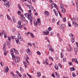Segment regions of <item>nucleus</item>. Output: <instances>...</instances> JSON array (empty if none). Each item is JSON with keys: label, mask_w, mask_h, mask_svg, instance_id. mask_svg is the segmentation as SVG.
<instances>
[{"label": "nucleus", "mask_w": 78, "mask_h": 78, "mask_svg": "<svg viewBox=\"0 0 78 78\" xmlns=\"http://www.w3.org/2000/svg\"><path fill=\"white\" fill-rule=\"evenodd\" d=\"M31 14H30V13L29 12L28 13H26L24 14V16L26 17H27L28 19L30 20V25H32L33 23V18L31 16Z\"/></svg>", "instance_id": "nucleus-1"}, {"label": "nucleus", "mask_w": 78, "mask_h": 78, "mask_svg": "<svg viewBox=\"0 0 78 78\" xmlns=\"http://www.w3.org/2000/svg\"><path fill=\"white\" fill-rule=\"evenodd\" d=\"M27 6L29 7V9H30L29 10H28V12H29V14H31V11H33L34 8L33 7L32 5H30V6L29 5H27Z\"/></svg>", "instance_id": "nucleus-2"}, {"label": "nucleus", "mask_w": 78, "mask_h": 78, "mask_svg": "<svg viewBox=\"0 0 78 78\" xmlns=\"http://www.w3.org/2000/svg\"><path fill=\"white\" fill-rule=\"evenodd\" d=\"M17 34L18 37L19 41H22L23 40V38H22V37H21V35H20V34L19 32H17Z\"/></svg>", "instance_id": "nucleus-3"}, {"label": "nucleus", "mask_w": 78, "mask_h": 78, "mask_svg": "<svg viewBox=\"0 0 78 78\" xmlns=\"http://www.w3.org/2000/svg\"><path fill=\"white\" fill-rule=\"evenodd\" d=\"M20 17L21 20L22 22H25V18L23 16V14L21 15Z\"/></svg>", "instance_id": "nucleus-4"}, {"label": "nucleus", "mask_w": 78, "mask_h": 78, "mask_svg": "<svg viewBox=\"0 0 78 78\" xmlns=\"http://www.w3.org/2000/svg\"><path fill=\"white\" fill-rule=\"evenodd\" d=\"M66 26L65 24H62L61 25H59L58 26V27L60 29H63L64 28H65Z\"/></svg>", "instance_id": "nucleus-5"}, {"label": "nucleus", "mask_w": 78, "mask_h": 78, "mask_svg": "<svg viewBox=\"0 0 78 78\" xmlns=\"http://www.w3.org/2000/svg\"><path fill=\"white\" fill-rule=\"evenodd\" d=\"M49 31L48 30H46L45 31H43V34L44 35H48L49 34Z\"/></svg>", "instance_id": "nucleus-6"}, {"label": "nucleus", "mask_w": 78, "mask_h": 78, "mask_svg": "<svg viewBox=\"0 0 78 78\" xmlns=\"http://www.w3.org/2000/svg\"><path fill=\"white\" fill-rule=\"evenodd\" d=\"M4 5L7 8L9 7V2L8 1H6V2L4 3Z\"/></svg>", "instance_id": "nucleus-7"}, {"label": "nucleus", "mask_w": 78, "mask_h": 78, "mask_svg": "<svg viewBox=\"0 0 78 78\" xmlns=\"http://www.w3.org/2000/svg\"><path fill=\"white\" fill-rule=\"evenodd\" d=\"M14 59L16 62H19V60H20V58L19 56H16V57H15Z\"/></svg>", "instance_id": "nucleus-8"}, {"label": "nucleus", "mask_w": 78, "mask_h": 78, "mask_svg": "<svg viewBox=\"0 0 78 78\" xmlns=\"http://www.w3.org/2000/svg\"><path fill=\"white\" fill-rule=\"evenodd\" d=\"M18 8L22 12H23V10L21 8V6L20 5V4H18Z\"/></svg>", "instance_id": "nucleus-9"}, {"label": "nucleus", "mask_w": 78, "mask_h": 78, "mask_svg": "<svg viewBox=\"0 0 78 78\" xmlns=\"http://www.w3.org/2000/svg\"><path fill=\"white\" fill-rule=\"evenodd\" d=\"M27 52L28 55H29V56H31L32 55V54L31 51H30V50L29 49H28L27 50Z\"/></svg>", "instance_id": "nucleus-10"}, {"label": "nucleus", "mask_w": 78, "mask_h": 78, "mask_svg": "<svg viewBox=\"0 0 78 78\" xmlns=\"http://www.w3.org/2000/svg\"><path fill=\"white\" fill-rule=\"evenodd\" d=\"M19 38H16L15 39L16 42L17 44L19 45L20 44V41H19Z\"/></svg>", "instance_id": "nucleus-11"}, {"label": "nucleus", "mask_w": 78, "mask_h": 78, "mask_svg": "<svg viewBox=\"0 0 78 78\" xmlns=\"http://www.w3.org/2000/svg\"><path fill=\"white\" fill-rule=\"evenodd\" d=\"M16 50V49L14 48H12L11 50H10V51L11 53H12L13 52H14Z\"/></svg>", "instance_id": "nucleus-12"}, {"label": "nucleus", "mask_w": 78, "mask_h": 78, "mask_svg": "<svg viewBox=\"0 0 78 78\" xmlns=\"http://www.w3.org/2000/svg\"><path fill=\"white\" fill-rule=\"evenodd\" d=\"M17 28H23V25H20L19 24H18V25H17Z\"/></svg>", "instance_id": "nucleus-13"}, {"label": "nucleus", "mask_w": 78, "mask_h": 78, "mask_svg": "<svg viewBox=\"0 0 78 78\" xmlns=\"http://www.w3.org/2000/svg\"><path fill=\"white\" fill-rule=\"evenodd\" d=\"M6 48V44H5L3 45V49L4 51H6V50H5Z\"/></svg>", "instance_id": "nucleus-14"}, {"label": "nucleus", "mask_w": 78, "mask_h": 78, "mask_svg": "<svg viewBox=\"0 0 78 78\" xmlns=\"http://www.w3.org/2000/svg\"><path fill=\"white\" fill-rule=\"evenodd\" d=\"M70 70L71 71H74V70H75V69L74 67H73L70 68Z\"/></svg>", "instance_id": "nucleus-15"}, {"label": "nucleus", "mask_w": 78, "mask_h": 78, "mask_svg": "<svg viewBox=\"0 0 78 78\" xmlns=\"http://www.w3.org/2000/svg\"><path fill=\"white\" fill-rule=\"evenodd\" d=\"M37 76L38 77H39V76H41V73L39 72H37Z\"/></svg>", "instance_id": "nucleus-16"}, {"label": "nucleus", "mask_w": 78, "mask_h": 78, "mask_svg": "<svg viewBox=\"0 0 78 78\" xmlns=\"http://www.w3.org/2000/svg\"><path fill=\"white\" fill-rule=\"evenodd\" d=\"M12 19L13 21V22L15 23V21H16V19L15 17H14V16H12Z\"/></svg>", "instance_id": "nucleus-17"}, {"label": "nucleus", "mask_w": 78, "mask_h": 78, "mask_svg": "<svg viewBox=\"0 0 78 78\" xmlns=\"http://www.w3.org/2000/svg\"><path fill=\"white\" fill-rule=\"evenodd\" d=\"M39 23L37 21H34V23L36 27H37V23Z\"/></svg>", "instance_id": "nucleus-18"}, {"label": "nucleus", "mask_w": 78, "mask_h": 78, "mask_svg": "<svg viewBox=\"0 0 78 78\" xmlns=\"http://www.w3.org/2000/svg\"><path fill=\"white\" fill-rule=\"evenodd\" d=\"M62 12L63 13H65V12H66V9L64 8H62Z\"/></svg>", "instance_id": "nucleus-19"}, {"label": "nucleus", "mask_w": 78, "mask_h": 78, "mask_svg": "<svg viewBox=\"0 0 78 78\" xmlns=\"http://www.w3.org/2000/svg\"><path fill=\"white\" fill-rule=\"evenodd\" d=\"M55 74L56 75V77L57 78H59V74L57 73V72H55Z\"/></svg>", "instance_id": "nucleus-20"}, {"label": "nucleus", "mask_w": 78, "mask_h": 78, "mask_svg": "<svg viewBox=\"0 0 78 78\" xmlns=\"http://www.w3.org/2000/svg\"><path fill=\"white\" fill-rule=\"evenodd\" d=\"M13 76L14 77V78H19V76H17V75L13 74Z\"/></svg>", "instance_id": "nucleus-21"}, {"label": "nucleus", "mask_w": 78, "mask_h": 78, "mask_svg": "<svg viewBox=\"0 0 78 78\" xmlns=\"http://www.w3.org/2000/svg\"><path fill=\"white\" fill-rule=\"evenodd\" d=\"M44 14H45V15H46L47 16H48V14H49V12L47 11H45L44 12Z\"/></svg>", "instance_id": "nucleus-22"}, {"label": "nucleus", "mask_w": 78, "mask_h": 78, "mask_svg": "<svg viewBox=\"0 0 78 78\" xmlns=\"http://www.w3.org/2000/svg\"><path fill=\"white\" fill-rule=\"evenodd\" d=\"M8 53V51H5L4 52V55L5 56H6V54Z\"/></svg>", "instance_id": "nucleus-23"}, {"label": "nucleus", "mask_w": 78, "mask_h": 78, "mask_svg": "<svg viewBox=\"0 0 78 78\" xmlns=\"http://www.w3.org/2000/svg\"><path fill=\"white\" fill-rule=\"evenodd\" d=\"M55 67L56 70H57L59 69V68H58V66H57V65L55 66Z\"/></svg>", "instance_id": "nucleus-24"}, {"label": "nucleus", "mask_w": 78, "mask_h": 78, "mask_svg": "<svg viewBox=\"0 0 78 78\" xmlns=\"http://www.w3.org/2000/svg\"><path fill=\"white\" fill-rule=\"evenodd\" d=\"M16 55H18L19 54V52L16 49H15V51L14 52Z\"/></svg>", "instance_id": "nucleus-25"}, {"label": "nucleus", "mask_w": 78, "mask_h": 78, "mask_svg": "<svg viewBox=\"0 0 78 78\" xmlns=\"http://www.w3.org/2000/svg\"><path fill=\"white\" fill-rule=\"evenodd\" d=\"M25 57L26 59L27 60V59H29V58H28V56L27 55H25Z\"/></svg>", "instance_id": "nucleus-26"}, {"label": "nucleus", "mask_w": 78, "mask_h": 78, "mask_svg": "<svg viewBox=\"0 0 78 78\" xmlns=\"http://www.w3.org/2000/svg\"><path fill=\"white\" fill-rule=\"evenodd\" d=\"M63 20L64 22H66V17H64L63 18Z\"/></svg>", "instance_id": "nucleus-27"}, {"label": "nucleus", "mask_w": 78, "mask_h": 78, "mask_svg": "<svg viewBox=\"0 0 78 78\" xmlns=\"http://www.w3.org/2000/svg\"><path fill=\"white\" fill-rule=\"evenodd\" d=\"M21 23H22L21 21H19L18 22V24L20 25H21Z\"/></svg>", "instance_id": "nucleus-28"}, {"label": "nucleus", "mask_w": 78, "mask_h": 78, "mask_svg": "<svg viewBox=\"0 0 78 78\" xmlns=\"http://www.w3.org/2000/svg\"><path fill=\"white\" fill-rule=\"evenodd\" d=\"M71 41L72 42H75V40H74V38H72L71 40Z\"/></svg>", "instance_id": "nucleus-29"}, {"label": "nucleus", "mask_w": 78, "mask_h": 78, "mask_svg": "<svg viewBox=\"0 0 78 78\" xmlns=\"http://www.w3.org/2000/svg\"><path fill=\"white\" fill-rule=\"evenodd\" d=\"M73 24L74 25H76V22L75 21H73Z\"/></svg>", "instance_id": "nucleus-30"}, {"label": "nucleus", "mask_w": 78, "mask_h": 78, "mask_svg": "<svg viewBox=\"0 0 78 78\" xmlns=\"http://www.w3.org/2000/svg\"><path fill=\"white\" fill-rule=\"evenodd\" d=\"M68 64H69L70 66H72V65H73L72 63L70 62H68Z\"/></svg>", "instance_id": "nucleus-31"}, {"label": "nucleus", "mask_w": 78, "mask_h": 78, "mask_svg": "<svg viewBox=\"0 0 78 78\" xmlns=\"http://www.w3.org/2000/svg\"><path fill=\"white\" fill-rule=\"evenodd\" d=\"M7 19H8V20H9L11 21V19H10V17H9V16L8 15H7Z\"/></svg>", "instance_id": "nucleus-32"}, {"label": "nucleus", "mask_w": 78, "mask_h": 78, "mask_svg": "<svg viewBox=\"0 0 78 78\" xmlns=\"http://www.w3.org/2000/svg\"><path fill=\"white\" fill-rule=\"evenodd\" d=\"M8 70H9V68L8 67H6L5 69V71L7 73L8 72Z\"/></svg>", "instance_id": "nucleus-33"}, {"label": "nucleus", "mask_w": 78, "mask_h": 78, "mask_svg": "<svg viewBox=\"0 0 78 78\" xmlns=\"http://www.w3.org/2000/svg\"><path fill=\"white\" fill-rule=\"evenodd\" d=\"M72 75H73V77H75V76H76V75H75V74L74 73H72Z\"/></svg>", "instance_id": "nucleus-34"}, {"label": "nucleus", "mask_w": 78, "mask_h": 78, "mask_svg": "<svg viewBox=\"0 0 78 78\" xmlns=\"http://www.w3.org/2000/svg\"><path fill=\"white\" fill-rule=\"evenodd\" d=\"M49 59L50 60H51L52 61H53V58L51 57H49Z\"/></svg>", "instance_id": "nucleus-35"}, {"label": "nucleus", "mask_w": 78, "mask_h": 78, "mask_svg": "<svg viewBox=\"0 0 78 78\" xmlns=\"http://www.w3.org/2000/svg\"><path fill=\"white\" fill-rule=\"evenodd\" d=\"M26 62H27V65H30V62H28V59H27V60H26Z\"/></svg>", "instance_id": "nucleus-36"}, {"label": "nucleus", "mask_w": 78, "mask_h": 78, "mask_svg": "<svg viewBox=\"0 0 78 78\" xmlns=\"http://www.w3.org/2000/svg\"><path fill=\"white\" fill-rule=\"evenodd\" d=\"M10 37L12 39H14L15 38L14 37L12 36V35H10Z\"/></svg>", "instance_id": "nucleus-37"}, {"label": "nucleus", "mask_w": 78, "mask_h": 78, "mask_svg": "<svg viewBox=\"0 0 78 78\" xmlns=\"http://www.w3.org/2000/svg\"><path fill=\"white\" fill-rule=\"evenodd\" d=\"M17 14H18V15H20L21 14V12L20 11H19L17 12Z\"/></svg>", "instance_id": "nucleus-38"}, {"label": "nucleus", "mask_w": 78, "mask_h": 78, "mask_svg": "<svg viewBox=\"0 0 78 78\" xmlns=\"http://www.w3.org/2000/svg\"><path fill=\"white\" fill-rule=\"evenodd\" d=\"M37 55H41V52H39V51H37Z\"/></svg>", "instance_id": "nucleus-39"}, {"label": "nucleus", "mask_w": 78, "mask_h": 78, "mask_svg": "<svg viewBox=\"0 0 78 78\" xmlns=\"http://www.w3.org/2000/svg\"><path fill=\"white\" fill-rule=\"evenodd\" d=\"M69 36L70 37H72H72H73V35L72 34H69Z\"/></svg>", "instance_id": "nucleus-40"}, {"label": "nucleus", "mask_w": 78, "mask_h": 78, "mask_svg": "<svg viewBox=\"0 0 78 78\" xmlns=\"http://www.w3.org/2000/svg\"><path fill=\"white\" fill-rule=\"evenodd\" d=\"M58 39L59 40L60 42H62V38H61V37H59Z\"/></svg>", "instance_id": "nucleus-41"}, {"label": "nucleus", "mask_w": 78, "mask_h": 78, "mask_svg": "<svg viewBox=\"0 0 78 78\" xmlns=\"http://www.w3.org/2000/svg\"><path fill=\"white\" fill-rule=\"evenodd\" d=\"M54 5V7L55 8H57V5H56V4L55 3Z\"/></svg>", "instance_id": "nucleus-42"}, {"label": "nucleus", "mask_w": 78, "mask_h": 78, "mask_svg": "<svg viewBox=\"0 0 78 78\" xmlns=\"http://www.w3.org/2000/svg\"><path fill=\"white\" fill-rule=\"evenodd\" d=\"M12 32H14V31H16V30L15 29V28H13L12 30Z\"/></svg>", "instance_id": "nucleus-43"}, {"label": "nucleus", "mask_w": 78, "mask_h": 78, "mask_svg": "<svg viewBox=\"0 0 78 78\" xmlns=\"http://www.w3.org/2000/svg\"><path fill=\"white\" fill-rule=\"evenodd\" d=\"M48 31H51V27H49L48 28Z\"/></svg>", "instance_id": "nucleus-44"}, {"label": "nucleus", "mask_w": 78, "mask_h": 78, "mask_svg": "<svg viewBox=\"0 0 78 78\" xmlns=\"http://www.w3.org/2000/svg\"><path fill=\"white\" fill-rule=\"evenodd\" d=\"M7 38L9 41H11V38H10L8 36Z\"/></svg>", "instance_id": "nucleus-45"}, {"label": "nucleus", "mask_w": 78, "mask_h": 78, "mask_svg": "<svg viewBox=\"0 0 78 78\" xmlns=\"http://www.w3.org/2000/svg\"><path fill=\"white\" fill-rule=\"evenodd\" d=\"M23 63L24 64V65H27V62L25 61H24L23 62Z\"/></svg>", "instance_id": "nucleus-46"}, {"label": "nucleus", "mask_w": 78, "mask_h": 78, "mask_svg": "<svg viewBox=\"0 0 78 78\" xmlns=\"http://www.w3.org/2000/svg\"><path fill=\"white\" fill-rule=\"evenodd\" d=\"M49 50L50 51H53V49H51V48H50L49 49Z\"/></svg>", "instance_id": "nucleus-47"}, {"label": "nucleus", "mask_w": 78, "mask_h": 78, "mask_svg": "<svg viewBox=\"0 0 78 78\" xmlns=\"http://www.w3.org/2000/svg\"><path fill=\"white\" fill-rule=\"evenodd\" d=\"M75 20V18L74 17H73L71 19V20H72V21H73V20Z\"/></svg>", "instance_id": "nucleus-48"}, {"label": "nucleus", "mask_w": 78, "mask_h": 78, "mask_svg": "<svg viewBox=\"0 0 78 78\" xmlns=\"http://www.w3.org/2000/svg\"><path fill=\"white\" fill-rule=\"evenodd\" d=\"M60 23V20L58 21L57 23V25H59Z\"/></svg>", "instance_id": "nucleus-49"}, {"label": "nucleus", "mask_w": 78, "mask_h": 78, "mask_svg": "<svg viewBox=\"0 0 78 78\" xmlns=\"http://www.w3.org/2000/svg\"><path fill=\"white\" fill-rule=\"evenodd\" d=\"M58 66L60 67V68H62V66L61 64L60 63H58Z\"/></svg>", "instance_id": "nucleus-50"}, {"label": "nucleus", "mask_w": 78, "mask_h": 78, "mask_svg": "<svg viewBox=\"0 0 78 78\" xmlns=\"http://www.w3.org/2000/svg\"><path fill=\"white\" fill-rule=\"evenodd\" d=\"M20 70H21V71H22V72L23 71V69L22 68V67H20Z\"/></svg>", "instance_id": "nucleus-51"}, {"label": "nucleus", "mask_w": 78, "mask_h": 78, "mask_svg": "<svg viewBox=\"0 0 78 78\" xmlns=\"http://www.w3.org/2000/svg\"><path fill=\"white\" fill-rule=\"evenodd\" d=\"M75 19H76V20H77V21H78V17L76 16L75 17Z\"/></svg>", "instance_id": "nucleus-52"}, {"label": "nucleus", "mask_w": 78, "mask_h": 78, "mask_svg": "<svg viewBox=\"0 0 78 78\" xmlns=\"http://www.w3.org/2000/svg\"><path fill=\"white\" fill-rule=\"evenodd\" d=\"M63 62H66V58H64L63 59Z\"/></svg>", "instance_id": "nucleus-53"}, {"label": "nucleus", "mask_w": 78, "mask_h": 78, "mask_svg": "<svg viewBox=\"0 0 78 78\" xmlns=\"http://www.w3.org/2000/svg\"><path fill=\"white\" fill-rule=\"evenodd\" d=\"M28 45H29L30 47L32 46V44H31L30 43H28Z\"/></svg>", "instance_id": "nucleus-54"}, {"label": "nucleus", "mask_w": 78, "mask_h": 78, "mask_svg": "<svg viewBox=\"0 0 78 78\" xmlns=\"http://www.w3.org/2000/svg\"><path fill=\"white\" fill-rule=\"evenodd\" d=\"M25 34L26 36H28L29 34H28V33L26 32L25 33Z\"/></svg>", "instance_id": "nucleus-55"}, {"label": "nucleus", "mask_w": 78, "mask_h": 78, "mask_svg": "<svg viewBox=\"0 0 78 78\" xmlns=\"http://www.w3.org/2000/svg\"><path fill=\"white\" fill-rule=\"evenodd\" d=\"M63 4H61V5H60V6L61 8H63Z\"/></svg>", "instance_id": "nucleus-56"}, {"label": "nucleus", "mask_w": 78, "mask_h": 78, "mask_svg": "<svg viewBox=\"0 0 78 78\" xmlns=\"http://www.w3.org/2000/svg\"><path fill=\"white\" fill-rule=\"evenodd\" d=\"M54 33L53 32V31H51L50 33V35L51 36H52V35H53Z\"/></svg>", "instance_id": "nucleus-57"}, {"label": "nucleus", "mask_w": 78, "mask_h": 78, "mask_svg": "<svg viewBox=\"0 0 78 78\" xmlns=\"http://www.w3.org/2000/svg\"><path fill=\"white\" fill-rule=\"evenodd\" d=\"M27 2H28V3H30V4H31V0H27Z\"/></svg>", "instance_id": "nucleus-58"}, {"label": "nucleus", "mask_w": 78, "mask_h": 78, "mask_svg": "<svg viewBox=\"0 0 78 78\" xmlns=\"http://www.w3.org/2000/svg\"><path fill=\"white\" fill-rule=\"evenodd\" d=\"M0 64L1 66H2H2H3V64H3V62H1Z\"/></svg>", "instance_id": "nucleus-59"}, {"label": "nucleus", "mask_w": 78, "mask_h": 78, "mask_svg": "<svg viewBox=\"0 0 78 78\" xmlns=\"http://www.w3.org/2000/svg\"><path fill=\"white\" fill-rule=\"evenodd\" d=\"M7 37V35L5 34H4V38H6V37Z\"/></svg>", "instance_id": "nucleus-60"}, {"label": "nucleus", "mask_w": 78, "mask_h": 78, "mask_svg": "<svg viewBox=\"0 0 78 78\" xmlns=\"http://www.w3.org/2000/svg\"><path fill=\"white\" fill-rule=\"evenodd\" d=\"M57 36H58V38H59V37H60V36H59V33H58L57 34Z\"/></svg>", "instance_id": "nucleus-61"}, {"label": "nucleus", "mask_w": 78, "mask_h": 78, "mask_svg": "<svg viewBox=\"0 0 78 78\" xmlns=\"http://www.w3.org/2000/svg\"><path fill=\"white\" fill-rule=\"evenodd\" d=\"M43 64H45L46 65H47L48 63L47 62H44Z\"/></svg>", "instance_id": "nucleus-62"}, {"label": "nucleus", "mask_w": 78, "mask_h": 78, "mask_svg": "<svg viewBox=\"0 0 78 78\" xmlns=\"http://www.w3.org/2000/svg\"><path fill=\"white\" fill-rule=\"evenodd\" d=\"M51 76H52V77H53V78H55V75L53 74H52Z\"/></svg>", "instance_id": "nucleus-63"}, {"label": "nucleus", "mask_w": 78, "mask_h": 78, "mask_svg": "<svg viewBox=\"0 0 78 78\" xmlns=\"http://www.w3.org/2000/svg\"><path fill=\"white\" fill-rule=\"evenodd\" d=\"M75 26L76 27H78V24L77 23H76V24H75Z\"/></svg>", "instance_id": "nucleus-64"}]
</instances>
